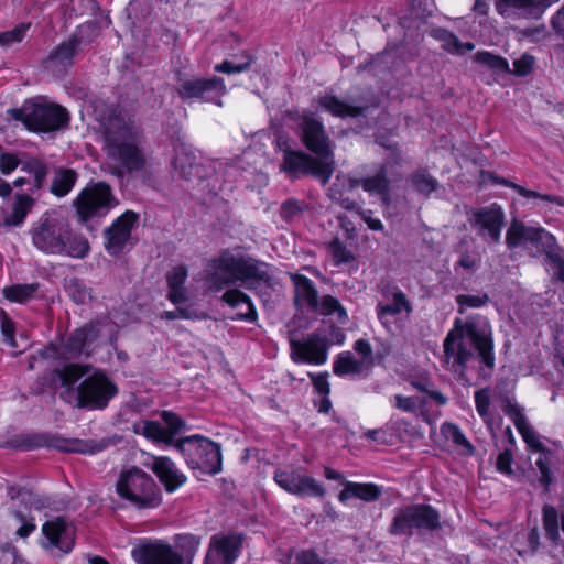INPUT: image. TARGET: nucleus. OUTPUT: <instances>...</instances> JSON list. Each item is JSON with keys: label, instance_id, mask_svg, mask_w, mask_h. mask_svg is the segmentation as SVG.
<instances>
[{"label": "nucleus", "instance_id": "obj_36", "mask_svg": "<svg viewBox=\"0 0 564 564\" xmlns=\"http://www.w3.org/2000/svg\"><path fill=\"white\" fill-rule=\"evenodd\" d=\"M34 198L28 194H17L11 207V212L7 215L4 221L7 225L19 226L21 225L28 214L34 206Z\"/></svg>", "mask_w": 564, "mask_h": 564}, {"label": "nucleus", "instance_id": "obj_42", "mask_svg": "<svg viewBox=\"0 0 564 564\" xmlns=\"http://www.w3.org/2000/svg\"><path fill=\"white\" fill-rule=\"evenodd\" d=\"M324 315H336L340 323H345L348 318L346 310L339 301L330 295L323 296L317 301V307Z\"/></svg>", "mask_w": 564, "mask_h": 564}, {"label": "nucleus", "instance_id": "obj_32", "mask_svg": "<svg viewBox=\"0 0 564 564\" xmlns=\"http://www.w3.org/2000/svg\"><path fill=\"white\" fill-rule=\"evenodd\" d=\"M295 289V304L301 310H316L317 291L313 283L303 275H291Z\"/></svg>", "mask_w": 564, "mask_h": 564}, {"label": "nucleus", "instance_id": "obj_27", "mask_svg": "<svg viewBox=\"0 0 564 564\" xmlns=\"http://www.w3.org/2000/svg\"><path fill=\"white\" fill-rule=\"evenodd\" d=\"M151 468L169 492L177 490L187 479L185 474L166 456L153 457Z\"/></svg>", "mask_w": 564, "mask_h": 564}, {"label": "nucleus", "instance_id": "obj_30", "mask_svg": "<svg viewBox=\"0 0 564 564\" xmlns=\"http://www.w3.org/2000/svg\"><path fill=\"white\" fill-rule=\"evenodd\" d=\"M284 490L310 497H323L325 495L323 486L313 477L304 474H295L284 480Z\"/></svg>", "mask_w": 564, "mask_h": 564}, {"label": "nucleus", "instance_id": "obj_47", "mask_svg": "<svg viewBox=\"0 0 564 564\" xmlns=\"http://www.w3.org/2000/svg\"><path fill=\"white\" fill-rule=\"evenodd\" d=\"M476 61L487 65L491 69H494L497 73H507L509 72V64L507 59L503 57L494 55L489 52H479L476 55Z\"/></svg>", "mask_w": 564, "mask_h": 564}, {"label": "nucleus", "instance_id": "obj_4", "mask_svg": "<svg viewBox=\"0 0 564 564\" xmlns=\"http://www.w3.org/2000/svg\"><path fill=\"white\" fill-rule=\"evenodd\" d=\"M302 138L307 149L316 158L302 152H292L284 149V171L312 174L326 184L334 172V154L323 124L312 117H304L302 121Z\"/></svg>", "mask_w": 564, "mask_h": 564}, {"label": "nucleus", "instance_id": "obj_45", "mask_svg": "<svg viewBox=\"0 0 564 564\" xmlns=\"http://www.w3.org/2000/svg\"><path fill=\"white\" fill-rule=\"evenodd\" d=\"M475 403L478 414L482 417L485 423L492 427L494 419L490 414V395L488 390H479L475 392Z\"/></svg>", "mask_w": 564, "mask_h": 564}, {"label": "nucleus", "instance_id": "obj_43", "mask_svg": "<svg viewBox=\"0 0 564 564\" xmlns=\"http://www.w3.org/2000/svg\"><path fill=\"white\" fill-rule=\"evenodd\" d=\"M21 170L23 172H26L30 175V177L32 178V182H33L32 192L39 191L42 188V186L45 182V178H46V174H47L46 166L42 162H40L37 160L29 161L25 164H23Z\"/></svg>", "mask_w": 564, "mask_h": 564}, {"label": "nucleus", "instance_id": "obj_51", "mask_svg": "<svg viewBox=\"0 0 564 564\" xmlns=\"http://www.w3.org/2000/svg\"><path fill=\"white\" fill-rule=\"evenodd\" d=\"M329 251L336 264L346 263L352 259L350 250L338 240H334L329 245Z\"/></svg>", "mask_w": 564, "mask_h": 564}, {"label": "nucleus", "instance_id": "obj_35", "mask_svg": "<svg viewBox=\"0 0 564 564\" xmlns=\"http://www.w3.org/2000/svg\"><path fill=\"white\" fill-rule=\"evenodd\" d=\"M368 368L365 360L356 358L350 351L339 354L333 365L337 376L359 375Z\"/></svg>", "mask_w": 564, "mask_h": 564}, {"label": "nucleus", "instance_id": "obj_59", "mask_svg": "<svg viewBox=\"0 0 564 564\" xmlns=\"http://www.w3.org/2000/svg\"><path fill=\"white\" fill-rule=\"evenodd\" d=\"M295 564H325L314 551H301L295 556Z\"/></svg>", "mask_w": 564, "mask_h": 564}, {"label": "nucleus", "instance_id": "obj_62", "mask_svg": "<svg viewBox=\"0 0 564 564\" xmlns=\"http://www.w3.org/2000/svg\"><path fill=\"white\" fill-rule=\"evenodd\" d=\"M393 426L398 433L399 438L402 440L405 438L406 435H412L414 433V427L401 420L394 421Z\"/></svg>", "mask_w": 564, "mask_h": 564}, {"label": "nucleus", "instance_id": "obj_3", "mask_svg": "<svg viewBox=\"0 0 564 564\" xmlns=\"http://www.w3.org/2000/svg\"><path fill=\"white\" fill-rule=\"evenodd\" d=\"M467 340L478 352L481 361L489 368L495 365L491 327L488 322L470 319L463 324L455 321L453 329L444 339V365L454 372H462L471 357V351L465 347Z\"/></svg>", "mask_w": 564, "mask_h": 564}, {"label": "nucleus", "instance_id": "obj_61", "mask_svg": "<svg viewBox=\"0 0 564 564\" xmlns=\"http://www.w3.org/2000/svg\"><path fill=\"white\" fill-rule=\"evenodd\" d=\"M245 68H246V65H242V64L235 65L234 63L228 62V61H225L221 64H218L215 66V70L220 72V73H227V74L240 73Z\"/></svg>", "mask_w": 564, "mask_h": 564}, {"label": "nucleus", "instance_id": "obj_38", "mask_svg": "<svg viewBox=\"0 0 564 564\" xmlns=\"http://www.w3.org/2000/svg\"><path fill=\"white\" fill-rule=\"evenodd\" d=\"M1 334L6 344L11 347L14 352H22L30 346L28 338L23 334H20L19 340L15 338L14 324L7 315H3L1 318Z\"/></svg>", "mask_w": 564, "mask_h": 564}, {"label": "nucleus", "instance_id": "obj_2", "mask_svg": "<svg viewBox=\"0 0 564 564\" xmlns=\"http://www.w3.org/2000/svg\"><path fill=\"white\" fill-rule=\"evenodd\" d=\"M271 270L267 263L226 251L208 264L205 284L209 291L219 292L239 283L262 293L271 286Z\"/></svg>", "mask_w": 564, "mask_h": 564}, {"label": "nucleus", "instance_id": "obj_11", "mask_svg": "<svg viewBox=\"0 0 564 564\" xmlns=\"http://www.w3.org/2000/svg\"><path fill=\"white\" fill-rule=\"evenodd\" d=\"M344 339V333L333 326L329 336L322 335L318 332L302 340L291 338V358L296 364L324 365L327 361L328 346L333 344L340 345Z\"/></svg>", "mask_w": 564, "mask_h": 564}, {"label": "nucleus", "instance_id": "obj_20", "mask_svg": "<svg viewBox=\"0 0 564 564\" xmlns=\"http://www.w3.org/2000/svg\"><path fill=\"white\" fill-rule=\"evenodd\" d=\"M41 509L40 499L30 491L20 492L13 499L12 523L15 534L22 539L28 538L36 529L33 512Z\"/></svg>", "mask_w": 564, "mask_h": 564}, {"label": "nucleus", "instance_id": "obj_34", "mask_svg": "<svg viewBox=\"0 0 564 564\" xmlns=\"http://www.w3.org/2000/svg\"><path fill=\"white\" fill-rule=\"evenodd\" d=\"M318 105L322 110L339 118L357 117L362 112L360 107L350 105L328 94L318 98Z\"/></svg>", "mask_w": 564, "mask_h": 564}, {"label": "nucleus", "instance_id": "obj_52", "mask_svg": "<svg viewBox=\"0 0 564 564\" xmlns=\"http://www.w3.org/2000/svg\"><path fill=\"white\" fill-rule=\"evenodd\" d=\"M534 66V58L531 55L524 54L513 62V73L519 76L528 75Z\"/></svg>", "mask_w": 564, "mask_h": 564}, {"label": "nucleus", "instance_id": "obj_24", "mask_svg": "<svg viewBox=\"0 0 564 564\" xmlns=\"http://www.w3.org/2000/svg\"><path fill=\"white\" fill-rule=\"evenodd\" d=\"M225 93L226 86L219 78L184 80L178 88V94L183 99H200L215 102L218 106H221L218 99Z\"/></svg>", "mask_w": 564, "mask_h": 564}, {"label": "nucleus", "instance_id": "obj_48", "mask_svg": "<svg viewBox=\"0 0 564 564\" xmlns=\"http://www.w3.org/2000/svg\"><path fill=\"white\" fill-rule=\"evenodd\" d=\"M441 433L445 438L452 441L454 444L468 449L471 448L469 442L457 425L453 423H444L441 426Z\"/></svg>", "mask_w": 564, "mask_h": 564}, {"label": "nucleus", "instance_id": "obj_33", "mask_svg": "<svg viewBox=\"0 0 564 564\" xmlns=\"http://www.w3.org/2000/svg\"><path fill=\"white\" fill-rule=\"evenodd\" d=\"M187 279V270L183 265L175 267L167 274V299L174 305H181L188 300L184 283Z\"/></svg>", "mask_w": 564, "mask_h": 564}, {"label": "nucleus", "instance_id": "obj_21", "mask_svg": "<svg viewBox=\"0 0 564 564\" xmlns=\"http://www.w3.org/2000/svg\"><path fill=\"white\" fill-rule=\"evenodd\" d=\"M164 426L155 421H140L133 425L137 434L144 436L153 443L170 444L174 436L183 429L184 422L172 412L163 411L161 414Z\"/></svg>", "mask_w": 564, "mask_h": 564}, {"label": "nucleus", "instance_id": "obj_46", "mask_svg": "<svg viewBox=\"0 0 564 564\" xmlns=\"http://www.w3.org/2000/svg\"><path fill=\"white\" fill-rule=\"evenodd\" d=\"M543 527L546 535L551 540H555L558 536V516L557 511L552 506H545L543 508Z\"/></svg>", "mask_w": 564, "mask_h": 564}, {"label": "nucleus", "instance_id": "obj_50", "mask_svg": "<svg viewBox=\"0 0 564 564\" xmlns=\"http://www.w3.org/2000/svg\"><path fill=\"white\" fill-rule=\"evenodd\" d=\"M414 187L423 193L429 194L436 188V181L425 172L416 173L412 178Z\"/></svg>", "mask_w": 564, "mask_h": 564}, {"label": "nucleus", "instance_id": "obj_9", "mask_svg": "<svg viewBox=\"0 0 564 564\" xmlns=\"http://www.w3.org/2000/svg\"><path fill=\"white\" fill-rule=\"evenodd\" d=\"M116 491L120 498L135 508H153L160 503V496L153 479L137 467L120 473Z\"/></svg>", "mask_w": 564, "mask_h": 564}, {"label": "nucleus", "instance_id": "obj_44", "mask_svg": "<svg viewBox=\"0 0 564 564\" xmlns=\"http://www.w3.org/2000/svg\"><path fill=\"white\" fill-rule=\"evenodd\" d=\"M29 29L28 24H20L13 28L10 31L1 32L0 33V47L1 48H11L14 45L22 42V40L26 35V31Z\"/></svg>", "mask_w": 564, "mask_h": 564}, {"label": "nucleus", "instance_id": "obj_60", "mask_svg": "<svg viewBox=\"0 0 564 564\" xmlns=\"http://www.w3.org/2000/svg\"><path fill=\"white\" fill-rule=\"evenodd\" d=\"M513 187L519 192V194H521L522 196H524L527 198H539V199L544 200V202L561 204L558 198L551 197V196H547V195H540L536 192L528 191V189H525V188H523L521 186H518V185H513Z\"/></svg>", "mask_w": 564, "mask_h": 564}, {"label": "nucleus", "instance_id": "obj_58", "mask_svg": "<svg viewBox=\"0 0 564 564\" xmlns=\"http://www.w3.org/2000/svg\"><path fill=\"white\" fill-rule=\"evenodd\" d=\"M177 308L175 311H164L160 314L161 319H189L193 318L194 315L191 313V311L186 307H182L180 305H176Z\"/></svg>", "mask_w": 564, "mask_h": 564}, {"label": "nucleus", "instance_id": "obj_12", "mask_svg": "<svg viewBox=\"0 0 564 564\" xmlns=\"http://www.w3.org/2000/svg\"><path fill=\"white\" fill-rule=\"evenodd\" d=\"M505 412L512 419L517 430L528 445L529 451L538 456L534 460V465L540 473V481L545 486L549 485L551 482L550 466L553 458L552 452L529 425L521 410L516 404H511V402L508 401L505 405Z\"/></svg>", "mask_w": 564, "mask_h": 564}, {"label": "nucleus", "instance_id": "obj_14", "mask_svg": "<svg viewBox=\"0 0 564 564\" xmlns=\"http://www.w3.org/2000/svg\"><path fill=\"white\" fill-rule=\"evenodd\" d=\"M22 121L29 130L50 132L65 126L68 115L63 107L56 104L37 100L24 106Z\"/></svg>", "mask_w": 564, "mask_h": 564}, {"label": "nucleus", "instance_id": "obj_56", "mask_svg": "<svg viewBox=\"0 0 564 564\" xmlns=\"http://www.w3.org/2000/svg\"><path fill=\"white\" fill-rule=\"evenodd\" d=\"M497 469L505 475H510L512 473V454L509 449H505L498 455Z\"/></svg>", "mask_w": 564, "mask_h": 564}, {"label": "nucleus", "instance_id": "obj_53", "mask_svg": "<svg viewBox=\"0 0 564 564\" xmlns=\"http://www.w3.org/2000/svg\"><path fill=\"white\" fill-rule=\"evenodd\" d=\"M355 351L359 355L360 360H365L368 367L372 364V349L370 344L365 339H358L354 344Z\"/></svg>", "mask_w": 564, "mask_h": 564}, {"label": "nucleus", "instance_id": "obj_28", "mask_svg": "<svg viewBox=\"0 0 564 564\" xmlns=\"http://www.w3.org/2000/svg\"><path fill=\"white\" fill-rule=\"evenodd\" d=\"M475 225L480 235L491 241H497L500 237L503 213L497 205L479 209L474 215Z\"/></svg>", "mask_w": 564, "mask_h": 564}, {"label": "nucleus", "instance_id": "obj_31", "mask_svg": "<svg viewBox=\"0 0 564 564\" xmlns=\"http://www.w3.org/2000/svg\"><path fill=\"white\" fill-rule=\"evenodd\" d=\"M380 494V488L375 484L346 481L344 482L343 490L338 495V499L341 503H346L347 501L354 498L369 502L377 500Z\"/></svg>", "mask_w": 564, "mask_h": 564}, {"label": "nucleus", "instance_id": "obj_17", "mask_svg": "<svg viewBox=\"0 0 564 564\" xmlns=\"http://www.w3.org/2000/svg\"><path fill=\"white\" fill-rule=\"evenodd\" d=\"M412 306L405 294L401 291L393 292L386 301L377 305L376 312L380 324L393 335L400 334L405 327Z\"/></svg>", "mask_w": 564, "mask_h": 564}, {"label": "nucleus", "instance_id": "obj_6", "mask_svg": "<svg viewBox=\"0 0 564 564\" xmlns=\"http://www.w3.org/2000/svg\"><path fill=\"white\" fill-rule=\"evenodd\" d=\"M34 247L46 254L84 258L89 251L87 239L73 234L66 220L48 216L35 225L31 231Z\"/></svg>", "mask_w": 564, "mask_h": 564}, {"label": "nucleus", "instance_id": "obj_41", "mask_svg": "<svg viewBox=\"0 0 564 564\" xmlns=\"http://www.w3.org/2000/svg\"><path fill=\"white\" fill-rule=\"evenodd\" d=\"M36 291V284H14L2 290L3 296L13 303H25L31 300Z\"/></svg>", "mask_w": 564, "mask_h": 564}, {"label": "nucleus", "instance_id": "obj_49", "mask_svg": "<svg viewBox=\"0 0 564 564\" xmlns=\"http://www.w3.org/2000/svg\"><path fill=\"white\" fill-rule=\"evenodd\" d=\"M457 304L459 305V312L462 313L468 307H481L489 301V297L485 293L478 294H460L456 297Z\"/></svg>", "mask_w": 564, "mask_h": 564}, {"label": "nucleus", "instance_id": "obj_8", "mask_svg": "<svg viewBox=\"0 0 564 564\" xmlns=\"http://www.w3.org/2000/svg\"><path fill=\"white\" fill-rule=\"evenodd\" d=\"M509 247H523L532 252L545 253L554 276L564 282V259L556 253V240L554 236L541 227H525L513 221L507 231Z\"/></svg>", "mask_w": 564, "mask_h": 564}, {"label": "nucleus", "instance_id": "obj_39", "mask_svg": "<svg viewBox=\"0 0 564 564\" xmlns=\"http://www.w3.org/2000/svg\"><path fill=\"white\" fill-rule=\"evenodd\" d=\"M76 177V173L72 170H58L52 181V194L57 197L67 195L74 187Z\"/></svg>", "mask_w": 564, "mask_h": 564}, {"label": "nucleus", "instance_id": "obj_37", "mask_svg": "<svg viewBox=\"0 0 564 564\" xmlns=\"http://www.w3.org/2000/svg\"><path fill=\"white\" fill-rule=\"evenodd\" d=\"M76 50V41L72 40L63 43L56 52L48 58L47 68L53 70H63L72 64Z\"/></svg>", "mask_w": 564, "mask_h": 564}, {"label": "nucleus", "instance_id": "obj_16", "mask_svg": "<svg viewBox=\"0 0 564 564\" xmlns=\"http://www.w3.org/2000/svg\"><path fill=\"white\" fill-rule=\"evenodd\" d=\"M438 514L425 505H413L397 511L390 528L392 534H412L414 529L433 530L438 525Z\"/></svg>", "mask_w": 564, "mask_h": 564}, {"label": "nucleus", "instance_id": "obj_54", "mask_svg": "<svg viewBox=\"0 0 564 564\" xmlns=\"http://www.w3.org/2000/svg\"><path fill=\"white\" fill-rule=\"evenodd\" d=\"M312 382L314 386V390L321 395V397H327L330 388L328 382V373H318V375H311Z\"/></svg>", "mask_w": 564, "mask_h": 564}, {"label": "nucleus", "instance_id": "obj_55", "mask_svg": "<svg viewBox=\"0 0 564 564\" xmlns=\"http://www.w3.org/2000/svg\"><path fill=\"white\" fill-rule=\"evenodd\" d=\"M186 165H188V167H192L193 165V160L192 158L185 152L184 149H181L175 159L173 160V166L176 169V170H180L181 173L183 174V176L187 177L189 175V172L186 171Z\"/></svg>", "mask_w": 564, "mask_h": 564}, {"label": "nucleus", "instance_id": "obj_22", "mask_svg": "<svg viewBox=\"0 0 564 564\" xmlns=\"http://www.w3.org/2000/svg\"><path fill=\"white\" fill-rule=\"evenodd\" d=\"M43 547L55 553H68L74 546V528L62 518L45 522L42 527Z\"/></svg>", "mask_w": 564, "mask_h": 564}, {"label": "nucleus", "instance_id": "obj_10", "mask_svg": "<svg viewBox=\"0 0 564 564\" xmlns=\"http://www.w3.org/2000/svg\"><path fill=\"white\" fill-rule=\"evenodd\" d=\"M176 447L186 456L192 469L207 475H215L221 470L220 447L210 440L192 435L180 440Z\"/></svg>", "mask_w": 564, "mask_h": 564}, {"label": "nucleus", "instance_id": "obj_25", "mask_svg": "<svg viewBox=\"0 0 564 564\" xmlns=\"http://www.w3.org/2000/svg\"><path fill=\"white\" fill-rule=\"evenodd\" d=\"M241 540L238 535L212 538L205 564H232L238 557Z\"/></svg>", "mask_w": 564, "mask_h": 564}, {"label": "nucleus", "instance_id": "obj_7", "mask_svg": "<svg viewBox=\"0 0 564 564\" xmlns=\"http://www.w3.org/2000/svg\"><path fill=\"white\" fill-rule=\"evenodd\" d=\"M200 545L195 535H182L175 547L160 541L141 543L132 547L131 556L137 564H192Z\"/></svg>", "mask_w": 564, "mask_h": 564}, {"label": "nucleus", "instance_id": "obj_63", "mask_svg": "<svg viewBox=\"0 0 564 564\" xmlns=\"http://www.w3.org/2000/svg\"><path fill=\"white\" fill-rule=\"evenodd\" d=\"M15 560V550L11 547H0V564H11Z\"/></svg>", "mask_w": 564, "mask_h": 564}, {"label": "nucleus", "instance_id": "obj_1", "mask_svg": "<svg viewBox=\"0 0 564 564\" xmlns=\"http://www.w3.org/2000/svg\"><path fill=\"white\" fill-rule=\"evenodd\" d=\"M55 384L68 402L91 410L105 409L118 393L115 382L102 371L89 373V367L69 364L55 371Z\"/></svg>", "mask_w": 564, "mask_h": 564}, {"label": "nucleus", "instance_id": "obj_18", "mask_svg": "<svg viewBox=\"0 0 564 564\" xmlns=\"http://www.w3.org/2000/svg\"><path fill=\"white\" fill-rule=\"evenodd\" d=\"M99 329L90 325L89 327L76 330L67 340L66 344L61 346L50 345L42 351V356L47 359L54 360H68L87 352L90 343L98 336Z\"/></svg>", "mask_w": 564, "mask_h": 564}, {"label": "nucleus", "instance_id": "obj_57", "mask_svg": "<svg viewBox=\"0 0 564 564\" xmlns=\"http://www.w3.org/2000/svg\"><path fill=\"white\" fill-rule=\"evenodd\" d=\"M19 159L11 153H3L0 156V171L2 174H11L19 166Z\"/></svg>", "mask_w": 564, "mask_h": 564}, {"label": "nucleus", "instance_id": "obj_40", "mask_svg": "<svg viewBox=\"0 0 564 564\" xmlns=\"http://www.w3.org/2000/svg\"><path fill=\"white\" fill-rule=\"evenodd\" d=\"M435 37L442 42V47L453 54H464L475 48L470 42L462 43L457 36L445 30H436Z\"/></svg>", "mask_w": 564, "mask_h": 564}, {"label": "nucleus", "instance_id": "obj_13", "mask_svg": "<svg viewBox=\"0 0 564 564\" xmlns=\"http://www.w3.org/2000/svg\"><path fill=\"white\" fill-rule=\"evenodd\" d=\"M386 175L387 165L382 166L376 175L360 181L337 176L336 182L329 188L328 195L330 199L337 202L345 209H354L356 207L355 200H352L349 195L345 196V194H350L356 186H361L364 191L371 195H379L384 200L388 189Z\"/></svg>", "mask_w": 564, "mask_h": 564}, {"label": "nucleus", "instance_id": "obj_5", "mask_svg": "<svg viewBox=\"0 0 564 564\" xmlns=\"http://www.w3.org/2000/svg\"><path fill=\"white\" fill-rule=\"evenodd\" d=\"M105 139L107 164L112 174L120 176L145 167L147 160L139 149L141 135L132 121L119 116L110 118L105 128Z\"/></svg>", "mask_w": 564, "mask_h": 564}, {"label": "nucleus", "instance_id": "obj_23", "mask_svg": "<svg viewBox=\"0 0 564 564\" xmlns=\"http://www.w3.org/2000/svg\"><path fill=\"white\" fill-rule=\"evenodd\" d=\"M560 0H496L497 12L507 20L539 19L546 8Z\"/></svg>", "mask_w": 564, "mask_h": 564}, {"label": "nucleus", "instance_id": "obj_19", "mask_svg": "<svg viewBox=\"0 0 564 564\" xmlns=\"http://www.w3.org/2000/svg\"><path fill=\"white\" fill-rule=\"evenodd\" d=\"M419 390L425 391L426 395L423 397H402L395 395L394 406L410 413H417L424 417L427 423H431L438 416V412L431 410V405H444L447 399L438 391L429 390L427 383L415 384Z\"/></svg>", "mask_w": 564, "mask_h": 564}, {"label": "nucleus", "instance_id": "obj_29", "mask_svg": "<svg viewBox=\"0 0 564 564\" xmlns=\"http://www.w3.org/2000/svg\"><path fill=\"white\" fill-rule=\"evenodd\" d=\"M221 300L232 310L236 311L234 318L254 322L257 312L250 297L238 289H228L223 294Z\"/></svg>", "mask_w": 564, "mask_h": 564}, {"label": "nucleus", "instance_id": "obj_26", "mask_svg": "<svg viewBox=\"0 0 564 564\" xmlns=\"http://www.w3.org/2000/svg\"><path fill=\"white\" fill-rule=\"evenodd\" d=\"M137 220V215L132 212L122 214L107 230V251L112 254H119L130 239L131 229Z\"/></svg>", "mask_w": 564, "mask_h": 564}, {"label": "nucleus", "instance_id": "obj_64", "mask_svg": "<svg viewBox=\"0 0 564 564\" xmlns=\"http://www.w3.org/2000/svg\"><path fill=\"white\" fill-rule=\"evenodd\" d=\"M552 25L557 33L564 35V8L558 10L553 17Z\"/></svg>", "mask_w": 564, "mask_h": 564}, {"label": "nucleus", "instance_id": "obj_15", "mask_svg": "<svg viewBox=\"0 0 564 564\" xmlns=\"http://www.w3.org/2000/svg\"><path fill=\"white\" fill-rule=\"evenodd\" d=\"M116 205L111 188L102 182L85 187L75 200L76 212L84 221L105 216Z\"/></svg>", "mask_w": 564, "mask_h": 564}]
</instances>
